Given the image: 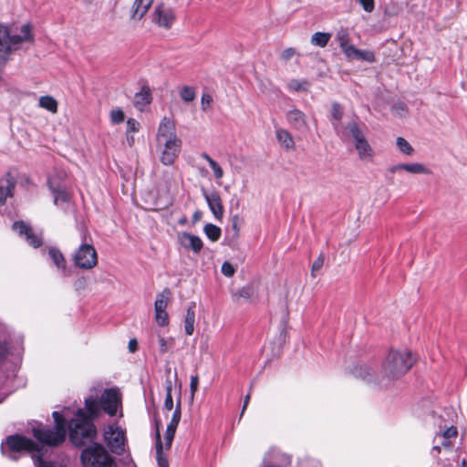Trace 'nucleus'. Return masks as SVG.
Wrapping results in <instances>:
<instances>
[{
	"label": "nucleus",
	"mask_w": 467,
	"mask_h": 467,
	"mask_svg": "<svg viewBox=\"0 0 467 467\" xmlns=\"http://www.w3.org/2000/svg\"><path fill=\"white\" fill-rule=\"evenodd\" d=\"M210 100H211V97L206 95L205 102H206V103H209V101H210Z\"/></svg>",
	"instance_id": "64"
},
{
	"label": "nucleus",
	"mask_w": 467,
	"mask_h": 467,
	"mask_svg": "<svg viewBox=\"0 0 467 467\" xmlns=\"http://www.w3.org/2000/svg\"><path fill=\"white\" fill-rule=\"evenodd\" d=\"M221 271L224 276L232 277L234 275L236 268L230 262L225 261L222 265Z\"/></svg>",
	"instance_id": "45"
},
{
	"label": "nucleus",
	"mask_w": 467,
	"mask_h": 467,
	"mask_svg": "<svg viewBox=\"0 0 467 467\" xmlns=\"http://www.w3.org/2000/svg\"><path fill=\"white\" fill-rule=\"evenodd\" d=\"M48 186L54 195V203L58 204V202H67L70 199V193L63 185H55L51 179L48 180Z\"/></svg>",
	"instance_id": "25"
},
{
	"label": "nucleus",
	"mask_w": 467,
	"mask_h": 467,
	"mask_svg": "<svg viewBox=\"0 0 467 467\" xmlns=\"http://www.w3.org/2000/svg\"><path fill=\"white\" fill-rule=\"evenodd\" d=\"M413 362L409 350H390L382 365V373L390 379H398L412 367Z\"/></svg>",
	"instance_id": "3"
},
{
	"label": "nucleus",
	"mask_w": 467,
	"mask_h": 467,
	"mask_svg": "<svg viewBox=\"0 0 467 467\" xmlns=\"http://www.w3.org/2000/svg\"><path fill=\"white\" fill-rule=\"evenodd\" d=\"M80 461L83 467H117V462L100 443L91 442L81 451Z\"/></svg>",
	"instance_id": "5"
},
{
	"label": "nucleus",
	"mask_w": 467,
	"mask_h": 467,
	"mask_svg": "<svg viewBox=\"0 0 467 467\" xmlns=\"http://www.w3.org/2000/svg\"><path fill=\"white\" fill-rule=\"evenodd\" d=\"M206 202L214 219L221 222L223 218L224 210L220 195L217 192H212L209 196L206 195Z\"/></svg>",
	"instance_id": "20"
},
{
	"label": "nucleus",
	"mask_w": 467,
	"mask_h": 467,
	"mask_svg": "<svg viewBox=\"0 0 467 467\" xmlns=\"http://www.w3.org/2000/svg\"><path fill=\"white\" fill-rule=\"evenodd\" d=\"M222 234L221 228L213 224V223H206V237L209 238L211 241L215 242L217 241Z\"/></svg>",
	"instance_id": "38"
},
{
	"label": "nucleus",
	"mask_w": 467,
	"mask_h": 467,
	"mask_svg": "<svg viewBox=\"0 0 467 467\" xmlns=\"http://www.w3.org/2000/svg\"><path fill=\"white\" fill-rule=\"evenodd\" d=\"M127 142L130 146L134 143V138L132 135L127 134Z\"/></svg>",
	"instance_id": "59"
},
{
	"label": "nucleus",
	"mask_w": 467,
	"mask_h": 467,
	"mask_svg": "<svg viewBox=\"0 0 467 467\" xmlns=\"http://www.w3.org/2000/svg\"><path fill=\"white\" fill-rule=\"evenodd\" d=\"M8 354V347L6 343H0V362L6 358Z\"/></svg>",
	"instance_id": "52"
},
{
	"label": "nucleus",
	"mask_w": 467,
	"mask_h": 467,
	"mask_svg": "<svg viewBox=\"0 0 467 467\" xmlns=\"http://www.w3.org/2000/svg\"><path fill=\"white\" fill-rule=\"evenodd\" d=\"M336 39L344 54L348 52V47L353 46L349 43V36L346 29H340L336 36Z\"/></svg>",
	"instance_id": "36"
},
{
	"label": "nucleus",
	"mask_w": 467,
	"mask_h": 467,
	"mask_svg": "<svg viewBox=\"0 0 467 467\" xmlns=\"http://www.w3.org/2000/svg\"><path fill=\"white\" fill-rule=\"evenodd\" d=\"M323 265H324V256L321 254L318 256V258H317L315 260V262L312 265V269H311L312 274H314V272H316V271L320 270L322 268Z\"/></svg>",
	"instance_id": "50"
},
{
	"label": "nucleus",
	"mask_w": 467,
	"mask_h": 467,
	"mask_svg": "<svg viewBox=\"0 0 467 467\" xmlns=\"http://www.w3.org/2000/svg\"><path fill=\"white\" fill-rule=\"evenodd\" d=\"M175 126L171 119L168 118H163L160 123L157 134V140L159 144H162V141L165 140H170L171 138H177L174 134Z\"/></svg>",
	"instance_id": "19"
},
{
	"label": "nucleus",
	"mask_w": 467,
	"mask_h": 467,
	"mask_svg": "<svg viewBox=\"0 0 467 467\" xmlns=\"http://www.w3.org/2000/svg\"><path fill=\"white\" fill-rule=\"evenodd\" d=\"M331 115L333 119L336 121L333 123V126L337 133H340L339 130V121L341 120L343 117V109L338 103H333L332 109H331Z\"/></svg>",
	"instance_id": "37"
},
{
	"label": "nucleus",
	"mask_w": 467,
	"mask_h": 467,
	"mask_svg": "<svg viewBox=\"0 0 467 467\" xmlns=\"http://www.w3.org/2000/svg\"><path fill=\"white\" fill-rule=\"evenodd\" d=\"M33 40L30 24H24L20 28L0 24V67H5L11 53L18 49L22 43Z\"/></svg>",
	"instance_id": "1"
},
{
	"label": "nucleus",
	"mask_w": 467,
	"mask_h": 467,
	"mask_svg": "<svg viewBox=\"0 0 467 467\" xmlns=\"http://www.w3.org/2000/svg\"><path fill=\"white\" fill-rule=\"evenodd\" d=\"M331 38V34L325 32H317L311 36L313 46L325 47Z\"/></svg>",
	"instance_id": "34"
},
{
	"label": "nucleus",
	"mask_w": 467,
	"mask_h": 467,
	"mask_svg": "<svg viewBox=\"0 0 467 467\" xmlns=\"http://www.w3.org/2000/svg\"><path fill=\"white\" fill-rule=\"evenodd\" d=\"M48 255L51 258L54 265L63 272H66V259L63 254L57 248H50Z\"/></svg>",
	"instance_id": "29"
},
{
	"label": "nucleus",
	"mask_w": 467,
	"mask_h": 467,
	"mask_svg": "<svg viewBox=\"0 0 467 467\" xmlns=\"http://www.w3.org/2000/svg\"><path fill=\"white\" fill-rule=\"evenodd\" d=\"M403 167H404V163H400V164H396V165H392L389 168V172L390 173H395L399 171H401L403 170Z\"/></svg>",
	"instance_id": "53"
},
{
	"label": "nucleus",
	"mask_w": 467,
	"mask_h": 467,
	"mask_svg": "<svg viewBox=\"0 0 467 467\" xmlns=\"http://www.w3.org/2000/svg\"><path fill=\"white\" fill-rule=\"evenodd\" d=\"M161 145L164 146L161 151V162L165 165L172 164L180 152L181 141L177 138H171L162 141Z\"/></svg>",
	"instance_id": "12"
},
{
	"label": "nucleus",
	"mask_w": 467,
	"mask_h": 467,
	"mask_svg": "<svg viewBox=\"0 0 467 467\" xmlns=\"http://www.w3.org/2000/svg\"><path fill=\"white\" fill-rule=\"evenodd\" d=\"M37 450L38 446L32 440L18 434L8 436L5 441L1 444L2 454L12 460H16V453L20 451Z\"/></svg>",
	"instance_id": "7"
},
{
	"label": "nucleus",
	"mask_w": 467,
	"mask_h": 467,
	"mask_svg": "<svg viewBox=\"0 0 467 467\" xmlns=\"http://www.w3.org/2000/svg\"><path fill=\"white\" fill-rule=\"evenodd\" d=\"M16 181L11 172L5 173V175L0 179V206H3L6 202L7 197L14 195Z\"/></svg>",
	"instance_id": "14"
},
{
	"label": "nucleus",
	"mask_w": 467,
	"mask_h": 467,
	"mask_svg": "<svg viewBox=\"0 0 467 467\" xmlns=\"http://www.w3.org/2000/svg\"><path fill=\"white\" fill-rule=\"evenodd\" d=\"M201 103L204 104V94H202L201 97Z\"/></svg>",
	"instance_id": "63"
},
{
	"label": "nucleus",
	"mask_w": 467,
	"mask_h": 467,
	"mask_svg": "<svg viewBox=\"0 0 467 467\" xmlns=\"http://www.w3.org/2000/svg\"><path fill=\"white\" fill-rule=\"evenodd\" d=\"M296 54V50L294 47L285 48L281 54V59L285 62L291 59Z\"/></svg>",
	"instance_id": "48"
},
{
	"label": "nucleus",
	"mask_w": 467,
	"mask_h": 467,
	"mask_svg": "<svg viewBox=\"0 0 467 467\" xmlns=\"http://www.w3.org/2000/svg\"><path fill=\"white\" fill-rule=\"evenodd\" d=\"M432 452L440 453L441 452V447L439 445H434L432 447Z\"/></svg>",
	"instance_id": "60"
},
{
	"label": "nucleus",
	"mask_w": 467,
	"mask_h": 467,
	"mask_svg": "<svg viewBox=\"0 0 467 467\" xmlns=\"http://www.w3.org/2000/svg\"><path fill=\"white\" fill-rule=\"evenodd\" d=\"M168 314L167 312L155 313V320L159 326H165L168 324Z\"/></svg>",
	"instance_id": "47"
},
{
	"label": "nucleus",
	"mask_w": 467,
	"mask_h": 467,
	"mask_svg": "<svg viewBox=\"0 0 467 467\" xmlns=\"http://www.w3.org/2000/svg\"><path fill=\"white\" fill-rule=\"evenodd\" d=\"M260 283L251 282L234 292L233 297L237 302L240 299L256 301L260 297Z\"/></svg>",
	"instance_id": "13"
},
{
	"label": "nucleus",
	"mask_w": 467,
	"mask_h": 467,
	"mask_svg": "<svg viewBox=\"0 0 467 467\" xmlns=\"http://www.w3.org/2000/svg\"><path fill=\"white\" fill-rule=\"evenodd\" d=\"M403 171L411 174H431V171L420 162L404 163Z\"/></svg>",
	"instance_id": "28"
},
{
	"label": "nucleus",
	"mask_w": 467,
	"mask_h": 467,
	"mask_svg": "<svg viewBox=\"0 0 467 467\" xmlns=\"http://www.w3.org/2000/svg\"><path fill=\"white\" fill-rule=\"evenodd\" d=\"M250 398H251V392L249 391V393L244 397V405H243L242 411H241V416L244 413V411L249 404Z\"/></svg>",
	"instance_id": "55"
},
{
	"label": "nucleus",
	"mask_w": 467,
	"mask_h": 467,
	"mask_svg": "<svg viewBox=\"0 0 467 467\" xmlns=\"http://www.w3.org/2000/svg\"><path fill=\"white\" fill-rule=\"evenodd\" d=\"M38 104L41 108L52 112L56 113L57 111V102L51 96H42L38 100Z\"/></svg>",
	"instance_id": "35"
},
{
	"label": "nucleus",
	"mask_w": 467,
	"mask_h": 467,
	"mask_svg": "<svg viewBox=\"0 0 467 467\" xmlns=\"http://www.w3.org/2000/svg\"><path fill=\"white\" fill-rule=\"evenodd\" d=\"M138 348V342L135 338L129 341V349L130 352H135Z\"/></svg>",
	"instance_id": "54"
},
{
	"label": "nucleus",
	"mask_w": 467,
	"mask_h": 467,
	"mask_svg": "<svg viewBox=\"0 0 467 467\" xmlns=\"http://www.w3.org/2000/svg\"><path fill=\"white\" fill-rule=\"evenodd\" d=\"M199 385V378L198 376H192L191 378V383H190V389L192 395L194 394V392L197 390Z\"/></svg>",
	"instance_id": "51"
},
{
	"label": "nucleus",
	"mask_w": 467,
	"mask_h": 467,
	"mask_svg": "<svg viewBox=\"0 0 467 467\" xmlns=\"http://www.w3.org/2000/svg\"><path fill=\"white\" fill-rule=\"evenodd\" d=\"M202 217V213L201 212H197L194 213V218L195 220H200Z\"/></svg>",
	"instance_id": "61"
},
{
	"label": "nucleus",
	"mask_w": 467,
	"mask_h": 467,
	"mask_svg": "<svg viewBox=\"0 0 467 467\" xmlns=\"http://www.w3.org/2000/svg\"><path fill=\"white\" fill-rule=\"evenodd\" d=\"M52 416L55 420L53 429L43 427L42 424L33 427L34 437L41 443L48 446H57L66 438V420L58 411H54Z\"/></svg>",
	"instance_id": "4"
},
{
	"label": "nucleus",
	"mask_w": 467,
	"mask_h": 467,
	"mask_svg": "<svg viewBox=\"0 0 467 467\" xmlns=\"http://www.w3.org/2000/svg\"><path fill=\"white\" fill-rule=\"evenodd\" d=\"M69 440L75 446H83L91 442L97 436V429L82 409H78L70 420Z\"/></svg>",
	"instance_id": "2"
},
{
	"label": "nucleus",
	"mask_w": 467,
	"mask_h": 467,
	"mask_svg": "<svg viewBox=\"0 0 467 467\" xmlns=\"http://www.w3.org/2000/svg\"><path fill=\"white\" fill-rule=\"evenodd\" d=\"M13 229L16 231L20 235H25L28 244L34 248H37L42 244V239L40 236L35 234L32 229L26 225L24 222H16L13 224Z\"/></svg>",
	"instance_id": "16"
},
{
	"label": "nucleus",
	"mask_w": 467,
	"mask_h": 467,
	"mask_svg": "<svg viewBox=\"0 0 467 467\" xmlns=\"http://www.w3.org/2000/svg\"><path fill=\"white\" fill-rule=\"evenodd\" d=\"M185 332L187 335H192L194 330V311L189 307L185 317Z\"/></svg>",
	"instance_id": "39"
},
{
	"label": "nucleus",
	"mask_w": 467,
	"mask_h": 467,
	"mask_svg": "<svg viewBox=\"0 0 467 467\" xmlns=\"http://www.w3.org/2000/svg\"><path fill=\"white\" fill-rule=\"evenodd\" d=\"M151 101V92L149 87H143L134 97V105L140 110L149 105Z\"/></svg>",
	"instance_id": "26"
},
{
	"label": "nucleus",
	"mask_w": 467,
	"mask_h": 467,
	"mask_svg": "<svg viewBox=\"0 0 467 467\" xmlns=\"http://www.w3.org/2000/svg\"><path fill=\"white\" fill-rule=\"evenodd\" d=\"M165 444L161 441V436L159 431H157V440H156V459L159 467H169L168 461L165 453L163 452Z\"/></svg>",
	"instance_id": "30"
},
{
	"label": "nucleus",
	"mask_w": 467,
	"mask_h": 467,
	"mask_svg": "<svg viewBox=\"0 0 467 467\" xmlns=\"http://www.w3.org/2000/svg\"><path fill=\"white\" fill-rule=\"evenodd\" d=\"M345 56L348 59H356L359 61H367V62H374L375 61V54L370 50H362L352 46L348 47Z\"/></svg>",
	"instance_id": "22"
},
{
	"label": "nucleus",
	"mask_w": 467,
	"mask_h": 467,
	"mask_svg": "<svg viewBox=\"0 0 467 467\" xmlns=\"http://www.w3.org/2000/svg\"><path fill=\"white\" fill-rule=\"evenodd\" d=\"M359 4L363 7V9L368 13H370L374 10V7H375L374 0H359Z\"/></svg>",
	"instance_id": "49"
},
{
	"label": "nucleus",
	"mask_w": 467,
	"mask_h": 467,
	"mask_svg": "<svg viewBox=\"0 0 467 467\" xmlns=\"http://www.w3.org/2000/svg\"><path fill=\"white\" fill-rule=\"evenodd\" d=\"M120 402V394L117 389H105L100 398L101 408L109 416L116 415Z\"/></svg>",
	"instance_id": "10"
},
{
	"label": "nucleus",
	"mask_w": 467,
	"mask_h": 467,
	"mask_svg": "<svg viewBox=\"0 0 467 467\" xmlns=\"http://www.w3.org/2000/svg\"><path fill=\"white\" fill-rule=\"evenodd\" d=\"M159 345H160V352L161 354H165L168 352L173 346L172 338H164L162 337H159Z\"/></svg>",
	"instance_id": "43"
},
{
	"label": "nucleus",
	"mask_w": 467,
	"mask_h": 467,
	"mask_svg": "<svg viewBox=\"0 0 467 467\" xmlns=\"http://www.w3.org/2000/svg\"><path fill=\"white\" fill-rule=\"evenodd\" d=\"M440 440H441V443L442 447L449 448L451 446V442L449 440H443V439H440Z\"/></svg>",
	"instance_id": "57"
},
{
	"label": "nucleus",
	"mask_w": 467,
	"mask_h": 467,
	"mask_svg": "<svg viewBox=\"0 0 467 467\" xmlns=\"http://www.w3.org/2000/svg\"><path fill=\"white\" fill-rule=\"evenodd\" d=\"M346 129L352 138V142L359 160L367 161H372L375 156V151L358 123L355 121L349 122Z\"/></svg>",
	"instance_id": "6"
},
{
	"label": "nucleus",
	"mask_w": 467,
	"mask_h": 467,
	"mask_svg": "<svg viewBox=\"0 0 467 467\" xmlns=\"http://www.w3.org/2000/svg\"><path fill=\"white\" fill-rule=\"evenodd\" d=\"M206 162L210 169L211 177L215 181L218 186L223 184V178L224 177V171L221 163L206 155Z\"/></svg>",
	"instance_id": "23"
},
{
	"label": "nucleus",
	"mask_w": 467,
	"mask_h": 467,
	"mask_svg": "<svg viewBox=\"0 0 467 467\" xmlns=\"http://www.w3.org/2000/svg\"><path fill=\"white\" fill-rule=\"evenodd\" d=\"M287 123L296 130L307 129V118L306 114L298 109H292L285 114Z\"/></svg>",
	"instance_id": "15"
},
{
	"label": "nucleus",
	"mask_w": 467,
	"mask_h": 467,
	"mask_svg": "<svg viewBox=\"0 0 467 467\" xmlns=\"http://www.w3.org/2000/svg\"><path fill=\"white\" fill-rule=\"evenodd\" d=\"M396 147L400 153L406 156H412L415 152V150L410 143L402 137H398L396 139Z\"/></svg>",
	"instance_id": "32"
},
{
	"label": "nucleus",
	"mask_w": 467,
	"mask_h": 467,
	"mask_svg": "<svg viewBox=\"0 0 467 467\" xmlns=\"http://www.w3.org/2000/svg\"><path fill=\"white\" fill-rule=\"evenodd\" d=\"M275 138L282 149L286 151L296 150V142L292 133L284 128H276L275 130Z\"/></svg>",
	"instance_id": "18"
},
{
	"label": "nucleus",
	"mask_w": 467,
	"mask_h": 467,
	"mask_svg": "<svg viewBox=\"0 0 467 467\" xmlns=\"http://www.w3.org/2000/svg\"><path fill=\"white\" fill-rule=\"evenodd\" d=\"M110 121L113 124H119L124 121L125 114L120 109H114L109 113Z\"/></svg>",
	"instance_id": "42"
},
{
	"label": "nucleus",
	"mask_w": 467,
	"mask_h": 467,
	"mask_svg": "<svg viewBox=\"0 0 467 467\" xmlns=\"http://www.w3.org/2000/svg\"><path fill=\"white\" fill-rule=\"evenodd\" d=\"M180 419H181V404H180V402H178L176 410L173 412L172 418L166 429L165 437H164L166 450H169L171 446V442L173 441L174 434H175L176 429L178 427Z\"/></svg>",
	"instance_id": "17"
},
{
	"label": "nucleus",
	"mask_w": 467,
	"mask_h": 467,
	"mask_svg": "<svg viewBox=\"0 0 467 467\" xmlns=\"http://www.w3.org/2000/svg\"><path fill=\"white\" fill-rule=\"evenodd\" d=\"M309 88L310 83L306 79H291L287 84V88L295 92H306Z\"/></svg>",
	"instance_id": "33"
},
{
	"label": "nucleus",
	"mask_w": 467,
	"mask_h": 467,
	"mask_svg": "<svg viewBox=\"0 0 467 467\" xmlns=\"http://www.w3.org/2000/svg\"><path fill=\"white\" fill-rule=\"evenodd\" d=\"M85 408L87 410V412L85 414L91 419L93 421L94 418L99 414V404L98 401L93 398H88L85 400Z\"/></svg>",
	"instance_id": "31"
},
{
	"label": "nucleus",
	"mask_w": 467,
	"mask_h": 467,
	"mask_svg": "<svg viewBox=\"0 0 467 467\" xmlns=\"http://www.w3.org/2000/svg\"><path fill=\"white\" fill-rule=\"evenodd\" d=\"M86 284V281L84 279H78L77 282H76V286L77 287H83Z\"/></svg>",
	"instance_id": "58"
},
{
	"label": "nucleus",
	"mask_w": 467,
	"mask_h": 467,
	"mask_svg": "<svg viewBox=\"0 0 467 467\" xmlns=\"http://www.w3.org/2000/svg\"><path fill=\"white\" fill-rule=\"evenodd\" d=\"M140 129V123L135 119H129L127 120V134L130 132H137Z\"/></svg>",
	"instance_id": "46"
},
{
	"label": "nucleus",
	"mask_w": 467,
	"mask_h": 467,
	"mask_svg": "<svg viewBox=\"0 0 467 467\" xmlns=\"http://www.w3.org/2000/svg\"><path fill=\"white\" fill-rule=\"evenodd\" d=\"M38 467H51L48 462L42 461L40 457H37Z\"/></svg>",
	"instance_id": "56"
},
{
	"label": "nucleus",
	"mask_w": 467,
	"mask_h": 467,
	"mask_svg": "<svg viewBox=\"0 0 467 467\" xmlns=\"http://www.w3.org/2000/svg\"><path fill=\"white\" fill-rule=\"evenodd\" d=\"M457 433V429L451 426L445 430L441 434L437 433L435 436V441L437 439L450 440L451 438H456Z\"/></svg>",
	"instance_id": "44"
},
{
	"label": "nucleus",
	"mask_w": 467,
	"mask_h": 467,
	"mask_svg": "<svg viewBox=\"0 0 467 467\" xmlns=\"http://www.w3.org/2000/svg\"><path fill=\"white\" fill-rule=\"evenodd\" d=\"M73 261L78 268L90 270L98 264V254L92 244H82L73 254Z\"/></svg>",
	"instance_id": "8"
},
{
	"label": "nucleus",
	"mask_w": 467,
	"mask_h": 467,
	"mask_svg": "<svg viewBox=\"0 0 467 467\" xmlns=\"http://www.w3.org/2000/svg\"><path fill=\"white\" fill-rule=\"evenodd\" d=\"M171 291L164 289L161 293L157 295V298L154 303L155 313L166 312V308L170 300Z\"/></svg>",
	"instance_id": "27"
},
{
	"label": "nucleus",
	"mask_w": 467,
	"mask_h": 467,
	"mask_svg": "<svg viewBox=\"0 0 467 467\" xmlns=\"http://www.w3.org/2000/svg\"><path fill=\"white\" fill-rule=\"evenodd\" d=\"M169 203H170V197H169V196H167V197H166V200H165V202L163 203V206H166V205H168Z\"/></svg>",
	"instance_id": "62"
},
{
	"label": "nucleus",
	"mask_w": 467,
	"mask_h": 467,
	"mask_svg": "<svg viewBox=\"0 0 467 467\" xmlns=\"http://www.w3.org/2000/svg\"><path fill=\"white\" fill-rule=\"evenodd\" d=\"M180 97L184 102H191L196 97L195 89L190 86H183L180 90Z\"/></svg>",
	"instance_id": "40"
},
{
	"label": "nucleus",
	"mask_w": 467,
	"mask_h": 467,
	"mask_svg": "<svg viewBox=\"0 0 467 467\" xmlns=\"http://www.w3.org/2000/svg\"><path fill=\"white\" fill-rule=\"evenodd\" d=\"M166 397L164 400V408L167 410H171L173 409V400L171 396L172 384L171 381L167 380L166 382Z\"/></svg>",
	"instance_id": "41"
},
{
	"label": "nucleus",
	"mask_w": 467,
	"mask_h": 467,
	"mask_svg": "<svg viewBox=\"0 0 467 467\" xmlns=\"http://www.w3.org/2000/svg\"><path fill=\"white\" fill-rule=\"evenodd\" d=\"M180 244L186 249H191L198 253L202 248V241L198 236L192 235L188 233H182L179 234Z\"/></svg>",
	"instance_id": "21"
},
{
	"label": "nucleus",
	"mask_w": 467,
	"mask_h": 467,
	"mask_svg": "<svg viewBox=\"0 0 467 467\" xmlns=\"http://www.w3.org/2000/svg\"><path fill=\"white\" fill-rule=\"evenodd\" d=\"M154 0H135L132 10L131 19L140 20L151 6Z\"/></svg>",
	"instance_id": "24"
},
{
	"label": "nucleus",
	"mask_w": 467,
	"mask_h": 467,
	"mask_svg": "<svg viewBox=\"0 0 467 467\" xmlns=\"http://www.w3.org/2000/svg\"><path fill=\"white\" fill-rule=\"evenodd\" d=\"M104 440L110 451L116 454H122L124 451L125 433L117 425H109L104 431Z\"/></svg>",
	"instance_id": "9"
},
{
	"label": "nucleus",
	"mask_w": 467,
	"mask_h": 467,
	"mask_svg": "<svg viewBox=\"0 0 467 467\" xmlns=\"http://www.w3.org/2000/svg\"><path fill=\"white\" fill-rule=\"evenodd\" d=\"M175 19L174 11L163 4L157 5L153 11V22L159 26L170 28Z\"/></svg>",
	"instance_id": "11"
}]
</instances>
